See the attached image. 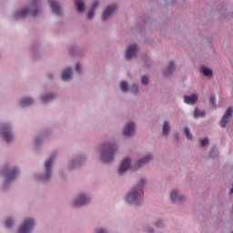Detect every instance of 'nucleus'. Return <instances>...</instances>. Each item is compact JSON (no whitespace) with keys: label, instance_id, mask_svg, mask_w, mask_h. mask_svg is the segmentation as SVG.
Wrapping results in <instances>:
<instances>
[{"label":"nucleus","instance_id":"9b49d317","mask_svg":"<svg viewBox=\"0 0 233 233\" xmlns=\"http://www.w3.org/2000/svg\"><path fill=\"white\" fill-rule=\"evenodd\" d=\"M17 168L9 169L7 172H4V176H5V183L12 181V179H15V176H17Z\"/></svg>","mask_w":233,"mask_h":233},{"label":"nucleus","instance_id":"4be33fe9","mask_svg":"<svg viewBox=\"0 0 233 233\" xmlns=\"http://www.w3.org/2000/svg\"><path fill=\"white\" fill-rule=\"evenodd\" d=\"M170 198L171 201H183V198L179 197L177 190L171 191Z\"/></svg>","mask_w":233,"mask_h":233},{"label":"nucleus","instance_id":"bb28decb","mask_svg":"<svg viewBox=\"0 0 233 233\" xmlns=\"http://www.w3.org/2000/svg\"><path fill=\"white\" fill-rule=\"evenodd\" d=\"M120 88L122 92H128V83H127L126 81H122L120 84Z\"/></svg>","mask_w":233,"mask_h":233},{"label":"nucleus","instance_id":"f8f14e48","mask_svg":"<svg viewBox=\"0 0 233 233\" xmlns=\"http://www.w3.org/2000/svg\"><path fill=\"white\" fill-rule=\"evenodd\" d=\"M149 161H152V157L151 155H147L146 157L138 160L135 167H132V170H137L138 168H141V167H143V165H147V163H148Z\"/></svg>","mask_w":233,"mask_h":233},{"label":"nucleus","instance_id":"412c9836","mask_svg":"<svg viewBox=\"0 0 233 233\" xmlns=\"http://www.w3.org/2000/svg\"><path fill=\"white\" fill-rule=\"evenodd\" d=\"M32 103H34V100L31 97H25L20 101V106H30Z\"/></svg>","mask_w":233,"mask_h":233},{"label":"nucleus","instance_id":"20e7f679","mask_svg":"<svg viewBox=\"0 0 233 233\" xmlns=\"http://www.w3.org/2000/svg\"><path fill=\"white\" fill-rule=\"evenodd\" d=\"M126 200L127 203H131L132 205H137L139 201H141V197L137 194V189L133 188L130 193L126 197Z\"/></svg>","mask_w":233,"mask_h":233},{"label":"nucleus","instance_id":"0eeeda50","mask_svg":"<svg viewBox=\"0 0 233 233\" xmlns=\"http://www.w3.org/2000/svg\"><path fill=\"white\" fill-rule=\"evenodd\" d=\"M130 168V158H125L118 168V174L119 176H123L125 172H127V169Z\"/></svg>","mask_w":233,"mask_h":233},{"label":"nucleus","instance_id":"e433bc0d","mask_svg":"<svg viewBox=\"0 0 233 233\" xmlns=\"http://www.w3.org/2000/svg\"><path fill=\"white\" fill-rule=\"evenodd\" d=\"M162 225H163V222H162V221L157 222V227H161Z\"/></svg>","mask_w":233,"mask_h":233},{"label":"nucleus","instance_id":"a211bd4d","mask_svg":"<svg viewBox=\"0 0 233 233\" xmlns=\"http://www.w3.org/2000/svg\"><path fill=\"white\" fill-rule=\"evenodd\" d=\"M75 5L76 8V11L79 13L85 12V3L81 0H75Z\"/></svg>","mask_w":233,"mask_h":233},{"label":"nucleus","instance_id":"b1692460","mask_svg":"<svg viewBox=\"0 0 233 233\" xmlns=\"http://www.w3.org/2000/svg\"><path fill=\"white\" fill-rule=\"evenodd\" d=\"M168 132H170V126L168 125V122H164L163 124V136H168Z\"/></svg>","mask_w":233,"mask_h":233},{"label":"nucleus","instance_id":"aec40b11","mask_svg":"<svg viewBox=\"0 0 233 233\" xmlns=\"http://www.w3.org/2000/svg\"><path fill=\"white\" fill-rule=\"evenodd\" d=\"M176 70V66L174 65V62H169L168 66L164 70L165 76H168V74H172Z\"/></svg>","mask_w":233,"mask_h":233},{"label":"nucleus","instance_id":"393cba45","mask_svg":"<svg viewBox=\"0 0 233 233\" xmlns=\"http://www.w3.org/2000/svg\"><path fill=\"white\" fill-rule=\"evenodd\" d=\"M54 99V95L48 94L42 96L43 103H49V101H52Z\"/></svg>","mask_w":233,"mask_h":233},{"label":"nucleus","instance_id":"c85d7f7f","mask_svg":"<svg viewBox=\"0 0 233 233\" xmlns=\"http://www.w3.org/2000/svg\"><path fill=\"white\" fill-rule=\"evenodd\" d=\"M184 132H185L187 139H192V134L190 133V129H188V127H185Z\"/></svg>","mask_w":233,"mask_h":233},{"label":"nucleus","instance_id":"4c0bfd02","mask_svg":"<svg viewBox=\"0 0 233 233\" xmlns=\"http://www.w3.org/2000/svg\"><path fill=\"white\" fill-rule=\"evenodd\" d=\"M229 194H233V186H232V187H231V189L229 191Z\"/></svg>","mask_w":233,"mask_h":233},{"label":"nucleus","instance_id":"6ab92c4d","mask_svg":"<svg viewBox=\"0 0 233 233\" xmlns=\"http://www.w3.org/2000/svg\"><path fill=\"white\" fill-rule=\"evenodd\" d=\"M99 5V2H94L91 9L88 11L87 17L88 19H92L94 17V12H96V8Z\"/></svg>","mask_w":233,"mask_h":233},{"label":"nucleus","instance_id":"5701e85b","mask_svg":"<svg viewBox=\"0 0 233 233\" xmlns=\"http://www.w3.org/2000/svg\"><path fill=\"white\" fill-rule=\"evenodd\" d=\"M201 72L206 76V77H212V69L208 67H202Z\"/></svg>","mask_w":233,"mask_h":233},{"label":"nucleus","instance_id":"f257e3e1","mask_svg":"<svg viewBox=\"0 0 233 233\" xmlns=\"http://www.w3.org/2000/svg\"><path fill=\"white\" fill-rule=\"evenodd\" d=\"M116 144L112 143H106L101 147V161L102 163H111V161H114V156L116 154Z\"/></svg>","mask_w":233,"mask_h":233},{"label":"nucleus","instance_id":"473e14b6","mask_svg":"<svg viewBox=\"0 0 233 233\" xmlns=\"http://www.w3.org/2000/svg\"><path fill=\"white\" fill-rule=\"evenodd\" d=\"M141 81L143 85H148V77L147 76H142Z\"/></svg>","mask_w":233,"mask_h":233},{"label":"nucleus","instance_id":"4468645a","mask_svg":"<svg viewBox=\"0 0 233 233\" xmlns=\"http://www.w3.org/2000/svg\"><path fill=\"white\" fill-rule=\"evenodd\" d=\"M116 5H110L108 6L103 14V19L104 21H106V19H110V16L116 12Z\"/></svg>","mask_w":233,"mask_h":233},{"label":"nucleus","instance_id":"cd10ccee","mask_svg":"<svg viewBox=\"0 0 233 233\" xmlns=\"http://www.w3.org/2000/svg\"><path fill=\"white\" fill-rule=\"evenodd\" d=\"M14 225V221L11 218L5 219V227L6 228H11V227Z\"/></svg>","mask_w":233,"mask_h":233},{"label":"nucleus","instance_id":"7c9ffc66","mask_svg":"<svg viewBox=\"0 0 233 233\" xmlns=\"http://www.w3.org/2000/svg\"><path fill=\"white\" fill-rule=\"evenodd\" d=\"M209 103L212 105V106H216V96H209Z\"/></svg>","mask_w":233,"mask_h":233},{"label":"nucleus","instance_id":"c9c22d12","mask_svg":"<svg viewBox=\"0 0 233 233\" xmlns=\"http://www.w3.org/2000/svg\"><path fill=\"white\" fill-rule=\"evenodd\" d=\"M96 233H106V230H105V229H97Z\"/></svg>","mask_w":233,"mask_h":233},{"label":"nucleus","instance_id":"ea45409f","mask_svg":"<svg viewBox=\"0 0 233 233\" xmlns=\"http://www.w3.org/2000/svg\"><path fill=\"white\" fill-rule=\"evenodd\" d=\"M148 232L152 233V232H154V229H149Z\"/></svg>","mask_w":233,"mask_h":233},{"label":"nucleus","instance_id":"39448f33","mask_svg":"<svg viewBox=\"0 0 233 233\" xmlns=\"http://www.w3.org/2000/svg\"><path fill=\"white\" fill-rule=\"evenodd\" d=\"M53 161H54V158H49L46 161V164H45L46 173L42 177L41 181H46V179H50V168L52 167Z\"/></svg>","mask_w":233,"mask_h":233},{"label":"nucleus","instance_id":"2f4dec72","mask_svg":"<svg viewBox=\"0 0 233 233\" xmlns=\"http://www.w3.org/2000/svg\"><path fill=\"white\" fill-rule=\"evenodd\" d=\"M201 147H207L208 145V138H203L200 140Z\"/></svg>","mask_w":233,"mask_h":233},{"label":"nucleus","instance_id":"9d476101","mask_svg":"<svg viewBox=\"0 0 233 233\" xmlns=\"http://www.w3.org/2000/svg\"><path fill=\"white\" fill-rule=\"evenodd\" d=\"M136 128V125L132 122H129L123 130V135L125 137H130L132 134H134V130Z\"/></svg>","mask_w":233,"mask_h":233},{"label":"nucleus","instance_id":"dca6fc26","mask_svg":"<svg viewBox=\"0 0 233 233\" xmlns=\"http://www.w3.org/2000/svg\"><path fill=\"white\" fill-rule=\"evenodd\" d=\"M61 77L63 81H70L72 79V68L67 67L62 71Z\"/></svg>","mask_w":233,"mask_h":233},{"label":"nucleus","instance_id":"1a4fd4ad","mask_svg":"<svg viewBox=\"0 0 233 233\" xmlns=\"http://www.w3.org/2000/svg\"><path fill=\"white\" fill-rule=\"evenodd\" d=\"M2 137L4 141H6L7 143H12L14 141V137L10 133V127H5L2 130Z\"/></svg>","mask_w":233,"mask_h":233},{"label":"nucleus","instance_id":"7ed1b4c3","mask_svg":"<svg viewBox=\"0 0 233 233\" xmlns=\"http://www.w3.org/2000/svg\"><path fill=\"white\" fill-rule=\"evenodd\" d=\"M39 4V0H33V9L28 10V9H24L20 12L17 13L16 17H26V15H37V5Z\"/></svg>","mask_w":233,"mask_h":233},{"label":"nucleus","instance_id":"423d86ee","mask_svg":"<svg viewBox=\"0 0 233 233\" xmlns=\"http://www.w3.org/2000/svg\"><path fill=\"white\" fill-rule=\"evenodd\" d=\"M232 113H233V108L228 107V110L226 111V114L223 116L220 121V127H222V128H225V127H227V123H228V119L232 117Z\"/></svg>","mask_w":233,"mask_h":233},{"label":"nucleus","instance_id":"ddd939ff","mask_svg":"<svg viewBox=\"0 0 233 233\" xmlns=\"http://www.w3.org/2000/svg\"><path fill=\"white\" fill-rule=\"evenodd\" d=\"M137 54V46L134 45L127 48L126 51V59H132Z\"/></svg>","mask_w":233,"mask_h":233},{"label":"nucleus","instance_id":"a878e982","mask_svg":"<svg viewBox=\"0 0 233 233\" xmlns=\"http://www.w3.org/2000/svg\"><path fill=\"white\" fill-rule=\"evenodd\" d=\"M205 116V111L199 110V108H196L194 112V117H203Z\"/></svg>","mask_w":233,"mask_h":233},{"label":"nucleus","instance_id":"6e6552de","mask_svg":"<svg viewBox=\"0 0 233 233\" xmlns=\"http://www.w3.org/2000/svg\"><path fill=\"white\" fill-rule=\"evenodd\" d=\"M90 201V198L86 195H79L76 198V202L74 203L75 207L78 208V207H83L86 205Z\"/></svg>","mask_w":233,"mask_h":233},{"label":"nucleus","instance_id":"f3484780","mask_svg":"<svg viewBox=\"0 0 233 233\" xmlns=\"http://www.w3.org/2000/svg\"><path fill=\"white\" fill-rule=\"evenodd\" d=\"M184 101L187 105H196L198 102V95L184 96Z\"/></svg>","mask_w":233,"mask_h":233},{"label":"nucleus","instance_id":"72a5a7b5","mask_svg":"<svg viewBox=\"0 0 233 233\" xmlns=\"http://www.w3.org/2000/svg\"><path fill=\"white\" fill-rule=\"evenodd\" d=\"M145 183H147L144 179H141L139 184H138V188L140 190H143V187H145Z\"/></svg>","mask_w":233,"mask_h":233},{"label":"nucleus","instance_id":"f03ea898","mask_svg":"<svg viewBox=\"0 0 233 233\" xmlns=\"http://www.w3.org/2000/svg\"><path fill=\"white\" fill-rule=\"evenodd\" d=\"M34 225H35V222H34V219L25 218L20 225L17 233H30V230L34 228Z\"/></svg>","mask_w":233,"mask_h":233},{"label":"nucleus","instance_id":"58836bf2","mask_svg":"<svg viewBox=\"0 0 233 233\" xmlns=\"http://www.w3.org/2000/svg\"><path fill=\"white\" fill-rule=\"evenodd\" d=\"M214 152H216V151H212L211 153H210V157H212V154H214Z\"/></svg>","mask_w":233,"mask_h":233},{"label":"nucleus","instance_id":"c756f323","mask_svg":"<svg viewBox=\"0 0 233 233\" xmlns=\"http://www.w3.org/2000/svg\"><path fill=\"white\" fill-rule=\"evenodd\" d=\"M137 90H139V87L137 86V85H133L131 86V92L132 94H137Z\"/></svg>","mask_w":233,"mask_h":233},{"label":"nucleus","instance_id":"f704fd0d","mask_svg":"<svg viewBox=\"0 0 233 233\" xmlns=\"http://www.w3.org/2000/svg\"><path fill=\"white\" fill-rule=\"evenodd\" d=\"M76 72H81V65L80 64H76Z\"/></svg>","mask_w":233,"mask_h":233},{"label":"nucleus","instance_id":"2eb2a0df","mask_svg":"<svg viewBox=\"0 0 233 233\" xmlns=\"http://www.w3.org/2000/svg\"><path fill=\"white\" fill-rule=\"evenodd\" d=\"M49 5H50L54 14H56V15H61V6H59V4H57V2H56L54 0H49Z\"/></svg>","mask_w":233,"mask_h":233}]
</instances>
